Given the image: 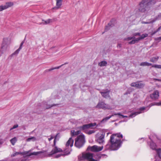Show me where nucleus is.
Instances as JSON below:
<instances>
[{"mask_svg": "<svg viewBox=\"0 0 161 161\" xmlns=\"http://www.w3.org/2000/svg\"><path fill=\"white\" fill-rule=\"evenodd\" d=\"M62 65H60V66H58V67H55L54 68H53L51 69H49V71H51V70H53L54 69H58L60 67H61Z\"/></svg>", "mask_w": 161, "mask_h": 161, "instance_id": "79ce46f5", "label": "nucleus"}, {"mask_svg": "<svg viewBox=\"0 0 161 161\" xmlns=\"http://www.w3.org/2000/svg\"><path fill=\"white\" fill-rule=\"evenodd\" d=\"M47 151H42L37 152H34L32 153L27 155V156H30L32 155H37L39 154H42L40 155V156L42 158L47 156Z\"/></svg>", "mask_w": 161, "mask_h": 161, "instance_id": "9b49d317", "label": "nucleus"}, {"mask_svg": "<svg viewBox=\"0 0 161 161\" xmlns=\"http://www.w3.org/2000/svg\"><path fill=\"white\" fill-rule=\"evenodd\" d=\"M156 2L155 0H142L138 6L139 12L148 14L151 11V7Z\"/></svg>", "mask_w": 161, "mask_h": 161, "instance_id": "f03ea898", "label": "nucleus"}, {"mask_svg": "<svg viewBox=\"0 0 161 161\" xmlns=\"http://www.w3.org/2000/svg\"><path fill=\"white\" fill-rule=\"evenodd\" d=\"M157 154L158 157L159 158V160H157L156 159V161H161V149H158L157 151Z\"/></svg>", "mask_w": 161, "mask_h": 161, "instance_id": "5701e85b", "label": "nucleus"}, {"mask_svg": "<svg viewBox=\"0 0 161 161\" xmlns=\"http://www.w3.org/2000/svg\"><path fill=\"white\" fill-rule=\"evenodd\" d=\"M21 49L19 48L16 50L12 54V56L14 55H17L19 53Z\"/></svg>", "mask_w": 161, "mask_h": 161, "instance_id": "2f4dec72", "label": "nucleus"}, {"mask_svg": "<svg viewBox=\"0 0 161 161\" xmlns=\"http://www.w3.org/2000/svg\"><path fill=\"white\" fill-rule=\"evenodd\" d=\"M18 127V125H17V124L15 125H14L12 128H11L10 129V130H12L16 128H17Z\"/></svg>", "mask_w": 161, "mask_h": 161, "instance_id": "4c0bfd02", "label": "nucleus"}, {"mask_svg": "<svg viewBox=\"0 0 161 161\" xmlns=\"http://www.w3.org/2000/svg\"><path fill=\"white\" fill-rule=\"evenodd\" d=\"M146 108L144 107L141 108L139 109L140 111L133 113L130 114L129 117H134L136 115L142 113V111L144 110Z\"/></svg>", "mask_w": 161, "mask_h": 161, "instance_id": "f3484780", "label": "nucleus"}, {"mask_svg": "<svg viewBox=\"0 0 161 161\" xmlns=\"http://www.w3.org/2000/svg\"><path fill=\"white\" fill-rule=\"evenodd\" d=\"M161 19V13L159 14L153 19V22H155L156 20Z\"/></svg>", "mask_w": 161, "mask_h": 161, "instance_id": "a878e982", "label": "nucleus"}, {"mask_svg": "<svg viewBox=\"0 0 161 161\" xmlns=\"http://www.w3.org/2000/svg\"><path fill=\"white\" fill-rule=\"evenodd\" d=\"M31 150H30L27 151H25L24 152L22 153L21 154H22L23 155H26V154H28L30 152H31Z\"/></svg>", "mask_w": 161, "mask_h": 161, "instance_id": "ea45409f", "label": "nucleus"}, {"mask_svg": "<svg viewBox=\"0 0 161 161\" xmlns=\"http://www.w3.org/2000/svg\"><path fill=\"white\" fill-rule=\"evenodd\" d=\"M159 58L158 56L152 57L150 58V61L152 63H156L158 61Z\"/></svg>", "mask_w": 161, "mask_h": 161, "instance_id": "6ab92c4d", "label": "nucleus"}, {"mask_svg": "<svg viewBox=\"0 0 161 161\" xmlns=\"http://www.w3.org/2000/svg\"><path fill=\"white\" fill-rule=\"evenodd\" d=\"M4 161V160H1V161Z\"/></svg>", "mask_w": 161, "mask_h": 161, "instance_id": "6e6d98bb", "label": "nucleus"}, {"mask_svg": "<svg viewBox=\"0 0 161 161\" xmlns=\"http://www.w3.org/2000/svg\"><path fill=\"white\" fill-rule=\"evenodd\" d=\"M157 105H161V102L160 103H152L151 104L150 107L152 106Z\"/></svg>", "mask_w": 161, "mask_h": 161, "instance_id": "a19ab883", "label": "nucleus"}, {"mask_svg": "<svg viewBox=\"0 0 161 161\" xmlns=\"http://www.w3.org/2000/svg\"><path fill=\"white\" fill-rule=\"evenodd\" d=\"M148 36V35L147 34H143L142 35L140 36V37L138 38H137V39L138 40V41H139L141 40L144 39L145 37H147Z\"/></svg>", "mask_w": 161, "mask_h": 161, "instance_id": "b1692460", "label": "nucleus"}, {"mask_svg": "<svg viewBox=\"0 0 161 161\" xmlns=\"http://www.w3.org/2000/svg\"><path fill=\"white\" fill-rule=\"evenodd\" d=\"M95 132V131L94 130H89L87 131V133L88 134L90 135L94 133Z\"/></svg>", "mask_w": 161, "mask_h": 161, "instance_id": "58836bf2", "label": "nucleus"}, {"mask_svg": "<svg viewBox=\"0 0 161 161\" xmlns=\"http://www.w3.org/2000/svg\"><path fill=\"white\" fill-rule=\"evenodd\" d=\"M144 86V84L141 83H137L136 85V87L138 88H142Z\"/></svg>", "mask_w": 161, "mask_h": 161, "instance_id": "393cba45", "label": "nucleus"}, {"mask_svg": "<svg viewBox=\"0 0 161 161\" xmlns=\"http://www.w3.org/2000/svg\"><path fill=\"white\" fill-rule=\"evenodd\" d=\"M161 29V26L159 27L157 30V32L159 31Z\"/></svg>", "mask_w": 161, "mask_h": 161, "instance_id": "09e8293b", "label": "nucleus"}, {"mask_svg": "<svg viewBox=\"0 0 161 161\" xmlns=\"http://www.w3.org/2000/svg\"><path fill=\"white\" fill-rule=\"evenodd\" d=\"M118 47H121V45L120 44H119L118 45Z\"/></svg>", "mask_w": 161, "mask_h": 161, "instance_id": "603ef678", "label": "nucleus"}, {"mask_svg": "<svg viewBox=\"0 0 161 161\" xmlns=\"http://www.w3.org/2000/svg\"><path fill=\"white\" fill-rule=\"evenodd\" d=\"M150 147L152 149L154 150L156 149V146L154 143L152 142L150 143Z\"/></svg>", "mask_w": 161, "mask_h": 161, "instance_id": "bb28decb", "label": "nucleus"}, {"mask_svg": "<svg viewBox=\"0 0 161 161\" xmlns=\"http://www.w3.org/2000/svg\"><path fill=\"white\" fill-rule=\"evenodd\" d=\"M110 90L108 89L103 90L101 91L100 92L102 96L106 98H110L109 93Z\"/></svg>", "mask_w": 161, "mask_h": 161, "instance_id": "f8f14e48", "label": "nucleus"}, {"mask_svg": "<svg viewBox=\"0 0 161 161\" xmlns=\"http://www.w3.org/2000/svg\"><path fill=\"white\" fill-rule=\"evenodd\" d=\"M135 38V37L133 36L132 37H128L127 38H125L124 39L125 41H129L132 39H134Z\"/></svg>", "mask_w": 161, "mask_h": 161, "instance_id": "f704fd0d", "label": "nucleus"}, {"mask_svg": "<svg viewBox=\"0 0 161 161\" xmlns=\"http://www.w3.org/2000/svg\"><path fill=\"white\" fill-rule=\"evenodd\" d=\"M152 67L158 69H161V65L153 64L152 65Z\"/></svg>", "mask_w": 161, "mask_h": 161, "instance_id": "72a5a7b5", "label": "nucleus"}, {"mask_svg": "<svg viewBox=\"0 0 161 161\" xmlns=\"http://www.w3.org/2000/svg\"><path fill=\"white\" fill-rule=\"evenodd\" d=\"M108 134H109V133H107V135H108Z\"/></svg>", "mask_w": 161, "mask_h": 161, "instance_id": "4d7b16f0", "label": "nucleus"}, {"mask_svg": "<svg viewBox=\"0 0 161 161\" xmlns=\"http://www.w3.org/2000/svg\"><path fill=\"white\" fill-rule=\"evenodd\" d=\"M96 107L104 110L111 109V107L108 104L105 103L103 102H99L96 106Z\"/></svg>", "mask_w": 161, "mask_h": 161, "instance_id": "1a4fd4ad", "label": "nucleus"}, {"mask_svg": "<svg viewBox=\"0 0 161 161\" xmlns=\"http://www.w3.org/2000/svg\"><path fill=\"white\" fill-rule=\"evenodd\" d=\"M133 36L134 37L136 36H140V33H136L133 34Z\"/></svg>", "mask_w": 161, "mask_h": 161, "instance_id": "a18cd8bd", "label": "nucleus"}, {"mask_svg": "<svg viewBox=\"0 0 161 161\" xmlns=\"http://www.w3.org/2000/svg\"><path fill=\"white\" fill-rule=\"evenodd\" d=\"M74 141V140L72 138L70 137L66 143V148L64 150L63 153L62 154H58L55 155L54 158H58L61 156H64L69 154L71 151V148H69L68 147L69 146H70L71 147L73 146Z\"/></svg>", "mask_w": 161, "mask_h": 161, "instance_id": "7ed1b4c3", "label": "nucleus"}, {"mask_svg": "<svg viewBox=\"0 0 161 161\" xmlns=\"http://www.w3.org/2000/svg\"><path fill=\"white\" fill-rule=\"evenodd\" d=\"M24 43V41H23L21 43V44H20V46H19V48H20L21 49H22V46L23 45Z\"/></svg>", "mask_w": 161, "mask_h": 161, "instance_id": "c03bdc74", "label": "nucleus"}, {"mask_svg": "<svg viewBox=\"0 0 161 161\" xmlns=\"http://www.w3.org/2000/svg\"><path fill=\"white\" fill-rule=\"evenodd\" d=\"M123 135L120 133L112 134L110 137L111 144H107L105 147L106 150H118L121 146L122 142L121 138Z\"/></svg>", "mask_w": 161, "mask_h": 161, "instance_id": "f257e3e1", "label": "nucleus"}, {"mask_svg": "<svg viewBox=\"0 0 161 161\" xmlns=\"http://www.w3.org/2000/svg\"><path fill=\"white\" fill-rule=\"evenodd\" d=\"M80 133V131L78 130L75 132L74 130H71V135L72 136L75 135H77Z\"/></svg>", "mask_w": 161, "mask_h": 161, "instance_id": "412c9836", "label": "nucleus"}, {"mask_svg": "<svg viewBox=\"0 0 161 161\" xmlns=\"http://www.w3.org/2000/svg\"><path fill=\"white\" fill-rule=\"evenodd\" d=\"M114 115H118L120 118H127V116H124L123 115L121 114L120 113L114 114Z\"/></svg>", "mask_w": 161, "mask_h": 161, "instance_id": "473e14b6", "label": "nucleus"}, {"mask_svg": "<svg viewBox=\"0 0 161 161\" xmlns=\"http://www.w3.org/2000/svg\"><path fill=\"white\" fill-rule=\"evenodd\" d=\"M14 5L13 2H6L5 5H0V12L12 7Z\"/></svg>", "mask_w": 161, "mask_h": 161, "instance_id": "9d476101", "label": "nucleus"}, {"mask_svg": "<svg viewBox=\"0 0 161 161\" xmlns=\"http://www.w3.org/2000/svg\"><path fill=\"white\" fill-rule=\"evenodd\" d=\"M156 40H161V36L160 37H158L156 39Z\"/></svg>", "mask_w": 161, "mask_h": 161, "instance_id": "3c124183", "label": "nucleus"}, {"mask_svg": "<svg viewBox=\"0 0 161 161\" xmlns=\"http://www.w3.org/2000/svg\"><path fill=\"white\" fill-rule=\"evenodd\" d=\"M153 22H153V20L151 21H149V22L142 21V24H149L152 23Z\"/></svg>", "mask_w": 161, "mask_h": 161, "instance_id": "e433bc0d", "label": "nucleus"}, {"mask_svg": "<svg viewBox=\"0 0 161 161\" xmlns=\"http://www.w3.org/2000/svg\"><path fill=\"white\" fill-rule=\"evenodd\" d=\"M85 142L84 136L80 135L75 139V146L80 148L83 146Z\"/></svg>", "mask_w": 161, "mask_h": 161, "instance_id": "423d86ee", "label": "nucleus"}, {"mask_svg": "<svg viewBox=\"0 0 161 161\" xmlns=\"http://www.w3.org/2000/svg\"><path fill=\"white\" fill-rule=\"evenodd\" d=\"M114 115H112L110 116L104 118L101 121V123H103L106 121L107 120H108L110 118H111L112 116H114Z\"/></svg>", "mask_w": 161, "mask_h": 161, "instance_id": "cd10ccee", "label": "nucleus"}, {"mask_svg": "<svg viewBox=\"0 0 161 161\" xmlns=\"http://www.w3.org/2000/svg\"><path fill=\"white\" fill-rule=\"evenodd\" d=\"M42 22L40 23L39 25H47L55 21V19L53 18L52 19H49L46 20L42 19Z\"/></svg>", "mask_w": 161, "mask_h": 161, "instance_id": "dca6fc26", "label": "nucleus"}, {"mask_svg": "<svg viewBox=\"0 0 161 161\" xmlns=\"http://www.w3.org/2000/svg\"><path fill=\"white\" fill-rule=\"evenodd\" d=\"M27 160L25 159H23L22 160H21V161H26Z\"/></svg>", "mask_w": 161, "mask_h": 161, "instance_id": "5fc2aeb1", "label": "nucleus"}, {"mask_svg": "<svg viewBox=\"0 0 161 161\" xmlns=\"http://www.w3.org/2000/svg\"><path fill=\"white\" fill-rule=\"evenodd\" d=\"M150 96L152 99L155 100L158 98L159 92L158 90H155L153 93L150 95Z\"/></svg>", "mask_w": 161, "mask_h": 161, "instance_id": "4468645a", "label": "nucleus"}, {"mask_svg": "<svg viewBox=\"0 0 161 161\" xmlns=\"http://www.w3.org/2000/svg\"><path fill=\"white\" fill-rule=\"evenodd\" d=\"M22 154V153L21 152H16L14 154H12L11 155V157H14V156H16V155H17L19 154Z\"/></svg>", "mask_w": 161, "mask_h": 161, "instance_id": "c9c22d12", "label": "nucleus"}, {"mask_svg": "<svg viewBox=\"0 0 161 161\" xmlns=\"http://www.w3.org/2000/svg\"><path fill=\"white\" fill-rule=\"evenodd\" d=\"M17 141V139L16 138V137H14V138L10 140V141L12 145H14L16 142Z\"/></svg>", "mask_w": 161, "mask_h": 161, "instance_id": "c756f323", "label": "nucleus"}, {"mask_svg": "<svg viewBox=\"0 0 161 161\" xmlns=\"http://www.w3.org/2000/svg\"><path fill=\"white\" fill-rule=\"evenodd\" d=\"M137 83L133 82L131 83L130 85L131 86L136 87Z\"/></svg>", "mask_w": 161, "mask_h": 161, "instance_id": "37998d69", "label": "nucleus"}, {"mask_svg": "<svg viewBox=\"0 0 161 161\" xmlns=\"http://www.w3.org/2000/svg\"><path fill=\"white\" fill-rule=\"evenodd\" d=\"M93 154L90 153H83L78 156V160L80 161L87 160L88 161H98L93 158Z\"/></svg>", "mask_w": 161, "mask_h": 161, "instance_id": "20e7f679", "label": "nucleus"}, {"mask_svg": "<svg viewBox=\"0 0 161 161\" xmlns=\"http://www.w3.org/2000/svg\"><path fill=\"white\" fill-rule=\"evenodd\" d=\"M140 66H150L152 65V64L151 63H149L147 62H142L140 63Z\"/></svg>", "mask_w": 161, "mask_h": 161, "instance_id": "aec40b11", "label": "nucleus"}, {"mask_svg": "<svg viewBox=\"0 0 161 161\" xmlns=\"http://www.w3.org/2000/svg\"><path fill=\"white\" fill-rule=\"evenodd\" d=\"M56 6L53 8V9H58L60 8L62 5V0H56Z\"/></svg>", "mask_w": 161, "mask_h": 161, "instance_id": "a211bd4d", "label": "nucleus"}, {"mask_svg": "<svg viewBox=\"0 0 161 161\" xmlns=\"http://www.w3.org/2000/svg\"><path fill=\"white\" fill-rule=\"evenodd\" d=\"M132 40L129 42V43L130 44H135L136 42H137L139 41L137 39V38H135L134 39H132Z\"/></svg>", "mask_w": 161, "mask_h": 161, "instance_id": "c85d7f7f", "label": "nucleus"}, {"mask_svg": "<svg viewBox=\"0 0 161 161\" xmlns=\"http://www.w3.org/2000/svg\"><path fill=\"white\" fill-rule=\"evenodd\" d=\"M103 146L100 147L95 145L92 146H89L87 149V151H90L93 152H97L102 151L103 149Z\"/></svg>", "mask_w": 161, "mask_h": 161, "instance_id": "6e6552de", "label": "nucleus"}, {"mask_svg": "<svg viewBox=\"0 0 161 161\" xmlns=\"http://www.w3.org/2000/svg\"><path fill=\"white\" fill-rule=\"evenodd\" d=\"M53 142V146H54V147L52 150L50 154H47L46 157H50L53 154L63 152V150L61 149L58 148L57 147L55 146L56 142V138L54 140Z\"/></svg>", "mask_w": 161, "mask_h": 161, "instance_id": "0eeeda50", "label": "nucleus"}, {"mask_svg": "<svg viewBox=\"0 0 161 161\" xmlns=\"http://www.w3.org/2000/svg\"><path fill=\"white\" fill-rule=\"evenodd\" d=\"M107 64V62L105 61L104 60L99 62L98 64V65L100 67H102L106 66Z\"/></svg>", "mask_w": 161, "mask_h": 161, "instance_id": "4be33fe9", "label": "nucleus"}, {"mask_svg": "<svg viewBox=\"0 0 161 161\" xmlns=\"http://www.w3.org/2000/svg\"><path fill=\"white\" fill-rule=\"evenodd\" d=\"M153 80H154L155 81H161V79H156V78L154 79Z\"/></svg>", "mask_w": 161, "mask_h": 161, "instance_id": "de8ad7c7", "label": "nucleus"}, {"mask_svg": "<svg viewBox=\"0 0 161 161\" xmlns=\"http://www.w3.org/2000/svg\"><path fill=\"white\" fill-rule=\"evenodd\" d=\"M53 138V137L52 136H51V137L48 139V141H50Z\"/></svg>", "mask_w": 161, "mask_h": 161, "instance_id": "49530a36", "label": "nucleus"}, {"mask_svg": "<svg viewBox=\"0 0 161 161\" xmlns=\"http://www.w3.org/2000/svg\"><path fill=\"white\" fill-rule=\"evenodd\" d=\"M105 136V133L103 132L101 135L97 138L96 141L100 144H103L104 143V140Z\"/></svg>", "mask_w": 161, "mask_h": 161, "instance_id": "2eb2a0df", "label": "nucleus"}, {"mask_svg": "<svg viewBox=\"0 0 161 161\" xmlns=\"http://www.w3.org/2000/svg\"><path fill=\"white\" fill-rule=\"evenodd\" d=\"M157 32V31H154V32H153V33H152V34H151V35L152 36H153V35L155 34Z\"/></svg>", "mask_w": 161, "mask_h": 161, "instance_id": "8fccbe9b", "label": "nucleus"}, {"mask_svg": "<svg viewBox=\"0 0 161 161\" xmlns=\"http://www.w3.org/2000/svg\"><path fill=\"white\" fill-rule=\"evenodd\" d=\"M9 43L8 38L7 37H5L3 39L2 42L1 50H0V56L3 52L9 50Z\"/></svg>", "mask_w": 161, "mask_h": 161, "instance_id": "39448f33", "label": "nucleus"}, {"mask_svg": "<svg viewBox=\"0 0 161 161\" xmlns=\"http://www.w3.org/2000/svg\"><path fill=\"white\" fill-rule=\"evenodd\" d=\"M36 140V138L34 137H29L28 138L26 141L27 142H30L31 141H35Z\"/></svg>", "mask_w": 161, "mask_h": 161, "instance_id": "7c9ffc66", "label": "nucleus"}, {"mask_svg": "<svg viewBox=\"0 0 161 161\" xmlns=\"http://www.w3.org/2000/svg\"><path fill=\"white\" fill-rule=\"evenodd\" d=\"M3 143V141L2 140H0V145L2 144Z\"/></svg>", "mask_w": 161, "mask_h": 161, "instance_id": "864d4df0", "label": "nucleus"}, {"mask_svg": "<svg viewBox=\"0 0 161 161\" xmlns=\"http://www.w3.org/2000/svg\"><path fill=\"white\" fill-rule=\"evenodd\" d=\"M96 125V123H90L88 124H86L83 125L82 126H80L79 128L82 130H85L87 129H89L92 127H93Z\"/></svg>", "mask_w": 161, "mask_h": 161, "instance_id": "ddd939ff", "label": "nucleus"}]
</instances>
